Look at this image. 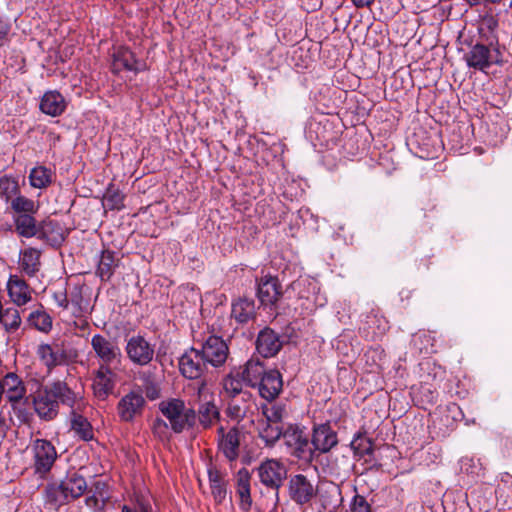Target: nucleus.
I'll return each instance as SVG.
<instances>
[{
	"instance_id": "nucleus-3",
	"label": "nucleus",
	"mask_w": 512,
	"mask_h": 512,
	"mask_svg": "<svg viewBox=\"0 0 512 512\" xmlns=\"http://www.w3.org/2000/svg\"><path fill=\"white\" fill-rule=\"evenodd\" d=\"M287 490L290 500L300 507L311 505L318 494L317 485L303 474L290 476Z\"/></svg>"
},
{
	"instance_id": "nucleus-32",
	"label": "nucleus",
	"mask_w": 512,
	"mask_h": 512,
	"mask_svg": "<svg viewBox=\"0 0 512 512\" xmlns=\"http://www.w3.org/2000/svg\"><path fill=\"white\" fill-rule=\"evenodd\" d=\"M255 315L254 301L247 298H239L232 304L231 316L239 323H247Z\"/></svg>"
},
{
	"instance_id": "nucleus-39",
	"label": "nucleus",
	"mask_w": 512,
	"mask_h": 512,
	"mask_svg": "<svg viewBox=\"0 0 512 512\" xmlns=\"http://www.w3.org/2000/svg\"><path fill=\"white\" fill-rule=\"evenodd\" d=\"M139 380L141 381V389L139 391L144 392L148 399L156 400L160 397L159 384L149 372H141Z\"/></svg>"
},
{
	"instance_id": "nucleus-14",
	"label": "nucleus",
	"mask_w": 512,
	"mask_h": 512,
	"mask_svg": "<svg viewBox=\"0 0 512 512\" xmlns=\"http://www.w3.org/2000/svg\"><path fill=\"white\" fill-rule=\"evenodd\" d=\"M114 368L107 365H99L94 373L93 391L94 395L100 400L106 399L113 392L116 378Z\"/></svg>"
},
{
	"instance_id": "nucleus-50",
	"label": "nucleus",
	"mask_w": 512,
	"mask_h": 512,
	"mask_svg": "<svg viewBox=\"0 0 512 512\" xmlns=\"http://www.w3.org/2000/svg\"><path fill=\"white\" fill-rule=\"evenodd\" d=\"M354 512H371L370 504L363 496L354 495Z\"/></svg>"
},
{
	"instance_id": "nucleus-1",
	"label": "nucleus",
	"mask_w": 512,
	"mask_h": 512,
	"mask_svg": "<svg viewBox=\"0 0 512 512\" xmlns=\"http://www.w3.org/2000/svg\"><path fill=\"white\" fill-rule=\"evenodd\" d=\"M79 408L81 394L64 381L57 380L39 388L33 399L34 410L40 419L51 421L59 413V405Z\"/></svg>"
},
{
	"instance_id": "nucleus-52",
	"label": "nucleus",
	"mask_w": 512,
	"mask_h": 512,
	"mask_svg": "<svg viewBox=\"0 0 512 512\" xmlns=\"http://www.w3.org/2000/svg\"><path fill=\"white\" fill-rule=\"evenodd\" d=\"M54 300L56 302V304L63 308V309H67L68 308V305H69V301H68V298H67V295L65 292H58V293H55L54 294Z\"/></svg>"
},
{
	"instance_id": "nucleus-21",
	"label": "nucleus",
	"mask_w": 512,
	"mask_h": 512,
	"mask_svg": "<svg viewBox=\"0 0 512 512\" xmlns=\"http://www.w3.org/2000/svg\"><path fill=\"white\" fill-rule=\"evenodd\" d=\"M338 442L336 432L329 424H321L313 429L311 444L320 453L331 450Z\"/></svg>"
},
{
	"instance_id": "nucleus-35",
	"label": "nucleus",
	"mask_w": 512,
	"mask_h": 512,
	"mask_svg": "<svg viewBox=\"0 0 512 512\" xmlns=\"http://www.w3.org/2000/svg\"><path fill=\"white\" fill-rule=\"evenodd\" d=\"M45 499L46 503L50 504L55 508L63 504H66L67 502L70 501L63 489L61 481L50 483L46 486Z\"/></svg>"
},
{
	"instance_id": "nucleus-12",
	"label": "nucleus",
	"mask_w": 512,
	"mask_h": 512,
	"mask_svg": "<svg viewBox=\"0 0 512 512\" xmlns=\"http://www.w3.org/2000/svg\"><path fill=\"white\" fill-rule=\"evenodd\" d=\"M145 67V63L136 60L134 53L126 47H118L112 55L111 70L114 74L124 70L138 73Z\"/></svg>"
},
{
	"instance_id": "nucleus-15",
	"label": "nucleus",
	"mask_w": 512,
	"mask_h": 512,
	"mask_svg": "<svg viewBox=\"0 0 512 512\" xmlns=\"http://www.w3.org/2000/svg\"><path fill=\"white\" fill-rule=\"evenodd\" d=\"M283 440L290 454L298 458L311 456V448L307 436L299 428H289L284 431Z\"/></svg>"
},
{
	"instance_id": "nucleus-42",
	"label": "nucleus",
	"mask_w": 512,
	"mask_h": 512,
	"mask_svg": "<svg viewBox=\"0 0 512 512\" xmlns=\"http://www.w3.org/2000/svg\"><path fill=\"white\" fill-rule=\"evenodd\" d=\"M21 317L18 309L7 308L0 319V324L3 325L7 333L16 332L21 325Z\"/></svg>"
},
{
	"instance_id": "nucleus-7",
	"label": "nucleus",
	"mask_w": 512,
	"mask_h": 512,
	"mask_svg": "<svg viewBox=\"0 0 512 512\" xmlns=\"http://www.w3.org/2000/svg\"><path fill=\"white\" fill-rule=\"evenodd\" d=\"M91 346L96 356L100 359V365L115 367L121 362V350L116 342L101 334H95L91 339Z\"/></svg>"
},
{
	"instance_id": "nucleus-38",
	"label": "nucleus",
	"mask_w": 512,
	"mask_h": 512,
	"mask_svg": "<svg viewBox=\"0 0 512 512\" xmlns=\"http://www.w3.org/2000/svg\"><path fill=\"white\" fill-rule=\"evenodd\" d=\"M103 206L108 210H121L124 208V195L110 184L103 196Z\"/></svg>"
},
{
	"instance_id": "nucleus-25",
	"label": "nucleus",
	"mask_w": 512,
	"mask_h": 512,
	"mask_svg": "<svg viewBox=\"0 0 512 512\" xmlns=\"http://www.w3.org/2000/svg\"><path fill=\"white\" fill-rule=\"evenodd\" d=\"M61 483L70 501L82 496L87 489L85 478L78 472L68 473Z\"/></svg>"
},
{
	"instance_id": "nucleus-8",
	"label": "nucleus",
	"mask_w": 512,
	"mask_h": 512,
	"mask_svg": "<svg viewBox=\"0 0 512 512\" xmlns=\"http://www.w3.org/2000/svg\"><path fill=\"white\" fill-rule=\"evenodd\" d=\"M35 472L41 475L49 472L57 459L54 445L46 439H36L32 443Z\"/></svg>"
},
{
	"instance_id": "nucleus-40",
	"label": "nucleus",
	"mask_w": 512,
	"mask_h": 512,
	"mask_svg": "<svg viewBox=\"0 0 512 512\" xmlns=\"http://www.w3.org/2000/svg\"><path fill=\"white\" fill-rule=\"evenodd\" d=\"M19 193V184L16 178L8 175L0 177V197L6 202L11 201Z\"/></svg>"
},
{
	"instance_id": "nucleus-54",
	"label": "nucleus",
	"mask_w": 512,
	"mask_h": 512,
	"mask_svg": "<svg viewBox=\"0 0 512 512\" xmlns=\"http://www.w3.org/2000/svg\"><path fill=\"white\" fill-rule=\"evenodd\" d=\"M5 427H6L5 419H4V417L0 414V434H2V435H4V434H5Z\"/></svg>"
},
{
	"instance_id": "nucleus-48",
	"label": "nucleus",
	"mask_w": 512,
	"mask_h": 512,
	"mask_svg": "<svg viewBox=\"0 0 512 512\" xmlns=\"http://www.w3.org/2000/svg\"><path fill=\"white\" fill-rule=\"evenodd\" d=\"M106 495L100 492L98 495L93 494L85 499L86 506L94 511H101L105 507Z\"/></svg>"
},
{
	"instance_id": "nucleus-17",
	"label": "nucleus",
	"mask_w": 512,
	"mask_h": 512,
	"mask_svg": "<svg viewBox=\"0 0 512 512\" xmlns=\"http://www.w3.org/2000/svg\"><path fill=\"white\" fill-rule=\"evenodd\" d=\"M257 296L264 306H274L282 296L281 285L276 277L264 276L258 282Z\"/></svg>"
},
{
	"instance_id": "nucleus-44",
	"label": "nucleus",
	"mask_w": 512,
	"mask_h": 512,
	"mask_svg": "<svg viewBox=\"0 0 512 512\" xmlns=\"http://www.w3.org/2000/svg\"><path fill=\"white\" fill-rule=\"evenodd\" d=\"M285 415V409L280 404L264 405L262 407V418L260 420L280 425Z\"/></svg>"
},
{
	"instance_id": "nucleus-6",
	"label": "nucleus",
	"mask_w": 512,
	"mask_h": 512,
	"mask_svg": "<svg viewBox=\"0 0 512 512\" xmlns=\"http://www.w3.org/2000/svg\"><path fill=\"white\" fill-rule=\"evenodd\" d=\"M200 350L207 366L219 368L225 364L229 356L227 343L218 336H209L201 343Z\"/></svg>"
},
{
	"instance_id": "nucleus-34",
	"label": "nucleus",
	"mask_w": 512,
	"mask_h": 512,
	"mask_svg": "<svg viewBox=\"0 0 512 512\" xmlns=\"http://www.w3.org/2000/svg\"><path fill=\"white\" fill-rule=\"evenodd\" d=\"M118 262L119 259L116 258L113 251H103L98 263L97 275L102 280H109L114 274L115 268L118 266Z\"/></svg>"
},
{
	"instance_id": "nucleus-51",
	"label": "nucleus",
	"mask_w": 512,
	"mask_h": 512,
	"mask_svg": "<svg viewBox=\"0 0 512 512\" xmlns=\"http://www.w3.org/2000/svg\"><path fill=\"white\" fill-rule=\"evenodd\" d=\"M11 25L8 20L0 18V46L7 40Z\"/></svg>"
},
{
	"instance_id": "nucleus-58",
	"label": "nucleus",
	"mask_w": 512,
	"mask_h": 512,
	"mask_svg": "<svg viewBox=\"0 0 512 512\" xmlns=\"http://www.w3.org/2000/svg\"><path fill=\"white\" fill-rule=\"evenodd\" d=\"M386 324H387L386 322L384 323V325L379 324L378 328H381V331L383 332L386 330Z\"/></svg>"
},
{
	"instance_id": "nucleus-37",
	"label": "nucleus",
	"mask_w": 512,
	"mask_h": 512,
	"mask_svg": "<svg viewBox=\"0 0 512 512\" xmlns=\"http://www.w3.org/2000/svg\"><path fill=\"white\" fill-rule=\"evenodd\" d=\"M29 181L34 188H46L52 182V172L44 166H38L31 170Z\"/></svg>"
},
{
	"instance_id": "nucleus-2",
	"label": "nucleus",
	"mask_w": 512,
	"mask_h": 512,
	"mask_svg": "<svg viewBox=\"0 0 512 512\" xmlns=\"http://www.w3.org/2000/svg\"><path fill=\"white\" fill-rule=\"evenodd\" d=\"M159 411L170 423L171 430L180 434L196 424L197 414L180 398H168L159 403Z\"/></svg>"
},
{
	"instance_id": "nucleus-43",
	"label": "nucleus",
	"mask_w": 512,
	"mask_h": 512,
	"mask_svg": "<svg viewBox=\"0 0 512 512\" xmlns=\"http://www.w3.org/2000/svg\"><path fill=\"white\" fill-rule=\"evenodd\" d=\"M11 208L19 214H34L38 210L35 202L25 196L17 195L11 200Z\"/></svg>"
},
{
	"instance_id": "nucleus-18",
	"label": "nucleus",
	"mask_w": 512,
	"mask_h": 512,
	"mask_svg": "<svg viewBox=\"0 0 512 512\" xmlns=\"http://www.w3.org/2000/svg\"><path fill=\"white\" fill-rule=\"evenodd\" d=\"M280 336L271 328L261 330L256 340V350L264 358L274 357L282 348Z\"/></svg>"
},
{
	"instance_id": "nucleus-33",
	"label": "nucleus",
	"mask_w": 512,
	"mask_h": 512,
	"mask_svg": "<svg viewBox=\"0 0 512 512\" xmlns=\"http://www.w3.org/2000/svg\"><path fill=\"white\" fill-rule=\"evenodd\" d=\"M8 292L11 300L18 306L25 305L31 300L28 285L20 279H10Z\"/></svg>"
},
{
	"instance_id": "nucleus-10",
	"label": "nucleus",
	"mask_w": 512,
	"mask_h": 512,
	"mask_svg": "<svg viewBox=\"0 0 512 512\" xmlns=\"http://www.w3.org/2000/svg\"><path fill=\"white\" fill-rule=\"evenodd\" d=\"M128 359L135 365L145 366L154 357L153 346L142 336H132L126 344Z\"/></svg>"
},
{
	"instance_id": "nucleus-28",
	"label": "nucleus",
	"mask_w": 512,
	"mask_h": 512,
	"mask_svg": "<svg viewBox=\"0 0 512 512\" xmlns=\"http://www.w3.org/2000/svg\"><path fill=\"white\" fill-rule=\"evenodd\" d=\"M257 432L259 438L269 448L273 447L284 434L281 425L263 420L257 421Z\"/></svg>"
},
{
	"instance_id": "nucleus-36",
	"label": "nucleus",
	"mask_w": 512,
	"mask_h": 512,
	"mask_svg": "<svg viewBox=\"0 0 512 512\" xmlns=\"http://www.w3.org/2000/svg\"><path fill=\"white\" fill-rule=\"evenodd\" d=\"M199 423L204 429L210 428L220 418L217 406L213 402H205L198 408Z\"/></svg>"
},
{
	"instance_id": "nucleus-27",
	"label": "nucleus",
	"mask_w": 512,
	"mask_h": 512,
	"mask_svg": "<svg viewBox=\"0 0 512 512\" xmlns=\"http://www.w3.org/2000/svg\"><path fill=\"white\" fill-rule=\"evenodd\" d=\"M244 385H246V380L241 372V367L231 369L222 381L225 394L233 398L242 393Z\"/></svg>"
},
{
	"instance_id": "nucleus-16",
	"label": "nucleus",
	"mask_w": 512,
	"mask_h": 512,
	"mask_svg": "<svg viewBox=\"0 0 512 512\" xmlns=\"http://www.w3.org/2000/svg\"><path fill=\"white\" fill-rule=\"evenodd\" d=\"M283 380L278 370L269 369V371L256 383L259 395L267 400L273 401L282 391Z\"/></svg>"
},
{
	"instance_id": "nucleus-30",
	"label": "nucleus",
	"mask_w": 512,
	"mask_h": 512,
	"mask_svg": "<svg viewBox=\"0 0 512 512\" xmlns=\"http://www.w3.org/2000/svg\"><path fill=\"white\" fill-rule=\"evenodd\" d=\"M208 477L210 483L211 494L216 503H222L227 495V482L225 477L217 469H209Z\"/></svg>"
},
{
	"instance_id": "nucleus-45",
	"label": "nucleus",
	"mask_w": 512,
	"mask_h": 512,
	"mask_svg": "<svg viewBox=\"0 0 512 512\" xmlns=\"http://www.w3.org/2000/svg\"><path fill=\"white\" fill-rule=\"evenodd\" d=\"M237 494L240 498V508L244 511H248L252 505L250 484L248 479L241 478L238 480Z\"/></svg>"
},
{
	"instance_id": "nucleus-5",
	"label": "nucleus",
	"mask_w": 512,
	"mask_h": 512,
	"mask_svg": "<svg viewBox=\"0 0 512 512\" xmlns=\"http://www.w3.org/2000/svg\"><path fill=\"white\" fill-rule=\"evenodd\" d=\"M241 432L236 426L220 425L217 429V446L219 452L229 461L234 462L240 456Z\"/></svg>"
},
{
	"instance_id": "nucleus-53",
	"label": "nucleus",
	"mask_w": 512,
	"mask_h": 512,
	"mask_svg": "<svg viewBox=\"0 0 512 512\" xmlns=\"http://www.w3.org/2000/svg\"><path fill=\"white\" fill-rule=\"evenodd\" d=\"M374 0H354V6L364 7L369 6Z\"/></svg>"
},
{
	"instance_id": "nucleus-11",
	"label": "nucleus",
	"mask_w": 512,
	"mask_h": 512,
	"mask_svg": "<svg viewBox=\"0 0 512 512\" xmlns=\"http://www.w3.org/2000/svg\"><path fill=\"white\" fill-rule=\"evenodd\" d=\"M146 401L141 391H130L124 395L117 405L121 420L131 422L143 413Z\"/></svg>"
},
{
	"instance_id": "nucleus-24",
	"label": "nucleus",
	"mask_w": 512,
	"mask_h": 512,
	"mask_svg": "<svg viewBox=\"0 0 512 512\" xmlns=\"http://www.w3.org/2000/svg\"><path fill=\"white\" fill-rule=\"evenodd\" d=\"M241 367V372L246 380V386L255 388L256 383L269 371L266 369L264 362L258 357H252L244 366Z\"/></svg>"
},
{
	"instance_id": "nucleus-4",
	"label": "nucleus",
	"mask_w": 512,
	"mask_h": 512,
	"mask_svg": "<svg viewBox=\"0 0 512 512\" xmlns=\"http://www.w3.org/2000/svg\"><path fill=\"white\" fill-rule=\"evenodd\" d=\"M257 474L262 485L275 490L276 502L279 501V489L287 478L285 465L277 459H266L257 468Z\"/></svg>"
},
{
	"instance_id": "nucleus-55",
	"label": "nucleus",
	"mask_w": 512,
	"mask_h": 512,
	"mask_svg": "<svg viewBox=\"0 0 512 512\" xmlns=\"http://www.w3.org/2000/svg\"><path fill=\"white\" fill-rule=\"evenodd\" d=\"M306 282L310 283V281L308 279H299V280L293 282V288L295 289L296 287H300V286L304 285Z\"/></svg>"
},
{
	"instance_id": "nucleus-56",
	"label": "nucleus",
	"mask_w": 512,
	"mask_h": 512,
	"mask_svg": "<svg viewBox=\"0 0 512 512\" xmlns=\"http://www.w3.org/2000/svg\"><path fill=\"white\" fill-rule=\"evenodd\" d=\"M121 512H138V511L134 508L127 506V505H123L121 508Z\"/></svg>"
},
{
	"instance_id": "nucleus-19",
	"label": "nucleus",
	"mask_w": 512,
	"mask_h": 512,
	"mask_svg": "<svg viewBox=\"0 0 512 512\" xmlns=\"http://www.w3.org/2000/svg\"><path fill=\"white\" fill-rule=\"evenodd\" d=\"M465 60L469 67L480 71H485L497 61L492 50L484 44H476L472 46L469 52L466 53Z\"/></svg>"
},
{
	"instance_id": "nucleus-41",
	"label": "nucleus",
	"mask_w": 512,
	"mask_h": 512,
	"mask_svg": "<svg viewBox=\"0 0 512 512\" xmlns=\"http://www.w3.org/2000/svg\"><path fill=\"white\" fill-rule=\"evenodd\" d=\"M28 322L37 330L48 333L52 329V318L45 311L36 310L30 313Z\"/></svg>"
},
{
	"instance_id": "nucleus-49",
	"label": "nucleus",
	"mask_w": 512,
	"mask_h": 512,
	"mask_svg": "<svg viewBox=\"0 0 512 512\" xmlns=\"http://www.w3.org/2000/svg\"><path fill=\"white\" fill-rule=\"evenodd\" d=\"M247 407L245 405H241L236 401H232L229 403L227 407V415L234 420H241L246 416Z\"/></svg>"
},
{
	"instance_id": "nucleus-29",
	"label": "nucleus",
	"mask_w": 512,
	"mask_h": 512,
	"mask_svg": "<svg viewBox=\"0 0 512 512\" xmlns=\"http://www.w3.org/2000/svg\"><path fill=\"white\" fill-rule=\"evenodd\" d=\"M40 251L26 248L20 252L19 266L28 276H34L40 267Z\"/></svg>"
},
{
	"instance_id": "nucleus-46",
	"label": "nucleus",
	"mask_w": 512,
	"mask_h": 512,
	"mask_svg": "<svg viewBox=\"0 0 512 512\" xmlns=\"http://www.w3.org/2000/svg\"><path fill=\"white\" fill-rule=\"evenodd\" d=\"M171 427L170 423L164 419L156 418L152 424V433L162 442H168L171 438Z\"/></svg>"
},
{
	"instance_id": "nucleus-26",
	"label": "nucleus",
	"mask_w": 512,
	"mask_h": 512,
	"mask_svg": "<svg viewBox=\"0 0 512 512\" xmlns=\"http://www.w3.org/2000/svg\"><path fill=\"white\" fill-rule=\"evenodd\" d=\"M37 237L51 245H58L64 241V232L58 222L45 220L39 224Z\"/></svg>"
},
{
	"instance_id": "nucleus-23",
	"label": "nucleus",
	"mask_w": 512,
	"mask_h": 512,
	"mask_svg": "<svg viewBox=\"0 0 512 512\" xmlns=\"http://www.w3.org/2000/svg\"><path fill=\"white\" fill-rule=\"evenodd\" d=\"M2 380L7 400L13 406L18 404L26 394V388L23 381L15 373L6 374Z\"/></svg>"
},
{
	"instance_id": "nucleus-9",
	"label": "nucleus",
	"mask_w": 512,
	"mask_h": 512,
	"mask_svg": "<svg viewBox=\"0 0 512 512\" xmlns=\"http://www.w3.org/2000/svg\"><path fill=\"white\" fill-rule=\"evenodd\" d=\"M207 367L198 347L190 348L179 359L180 372L188 379L201 377L207 371Z\"/></svg>"
},
{
	"instance_id": "nucleus-47",
	"label": "nucleus",
	"mask_w": 512,
	"mask_h": 512,
	"mask_svg": "<svg viewBox=\"0 0 512 512\" xmlns=\"http://www.w3.org/2000/svg\"><path fill=\"white\" fill-rule=\"evenodd\" d=\"M372 442L362 436L354 437V461L360 460L372 452Z\"/></svg>"
},
{
	"instance_id": "nucleus-13",
	"label": "nucleus",
	"mask_w": 512,
	"mask_h": 512,
	"mask_svg": "<svg viewBox=\"0 0 512 512\" xmlns=\"http://www.w3.org/2000/svg\"><path fill=\"white\" fill-rule=\"evenodd\" d=\"M82 405L79 408L69 407V420L71 430L82 440L89 441L93 438L92 425L88 419L84 416L85 410L87 409V402L81 395Z\"/></svg>"
},
{
	"instance_id": "nucleus-20",
	"label": "nucleus",
	"mask_w": 512,
	"mask_h": 512,
	"mask_svg": "<svg viewBox=\"0 0 512 512\" xmlns=\"http://www.w3.org/2000/svg\"><path fill=\"white\" fill-rule=\"evenodd\" d=\"M39 108L42 113L51 117H57L65 112L67 101L57 90H49L41 97Z\"/></svg>"
},
{
	"instance_id": "nucleus-57",
	"label": "nucleus",
	"mask_w": 512,
	"mask_h": 512,
	"mask_svg": "<svg viewBox=\"0 0 512 512\" xmlns=\"http://www.w3.org/2000/svg\"><path fill=\"white\" fill-rule=\"evenodd\" d=\"M368 318L370 319V321H368V323H374L376 321H379L377 319V315L376 314H374L373 316H368Z\"/></svg>"
},
{
	"instance_id": "nucleus-22",
	"label": "nucleus",
	"mask_w": 512,
	"mask_h": 512,
	"mask_svg": "<svg viewBox=\"0 0 512 512\" xmlns=\"http://www.w3.org/2000/svg\"><path fill=\"white\" fill-rule=\"evenodd\" d=\"M37 355L49 370L66 362V352L59 344H41Z\"/></svg>"
},
{
	"instance_id": "nucleus-31",
	"label": "nucleus",
	"mask_w": 512,
	"mask_h": 512,
	"mask_svg": "<svg viewBox=\"0 0 512 512\" xmlns=\"http://www.w3.org/2000/svg\"><path fill=\"white\" fill-rule=\"evenodd\" d=\"M16 233L25 238H32L37 236L39 232V225L32 214H19L14 218Z\"/></svg>"
}]
</instances>
